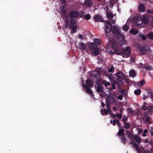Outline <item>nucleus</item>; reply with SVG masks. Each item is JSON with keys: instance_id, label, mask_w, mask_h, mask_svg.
Masks as SVG:
<instances>
[{"instance_id": "nucleus-1", "label": "nucleus", "mask_w": 153, "mask_h": 153, "mask_svg": "<svg viewBox=\"0 0 153 153\" xmlns=\"http://www.w3.org/2000/svg\"><path fill=\"white\" fill-rule=\"evenodd\" d=\"M119 45H120L117 40L114 39H111L106 48V51L111 54L116 53L118 55H123L124 53V50H122L119 46Z\"/></svg>"}, {"instance_id": "nucleus-2", "label": "nucleus", "mask_w": 153, "mask_h": 153, "mask_svg": "<svg viewBox=\"0 0 153 153\" xmlns=\"http://www.w3.org/2000/svg\"><path fill=\"white\" fill-rule=\"evenodd\" d=\"M83 11H80L79 12L76 10H73L69 12L68 16L70 19V21L68 19L65 20L66 25H68L71 24V25H74L76 23L75 19H77L79 17H82V15L85 13Z\"/></svg>"}, {"instance_id": "nucleus-3", "label": "nucleus", "mask_w": 153, "mask_h": 153, "mask_svg": "<svg viewBox=\"0 0 153 153\" xmlns=\"http://www.w3.org/2000/svg\"><path fill=\"white\" fill-rule=\"evenodd\" d=\"M105 32L107 37H108V34L110 33L111 31L112 33L117 35L120 33V28L118 26L114 25L112 26L110 22L106 21L105 22Z\"/></svg>"}, {"instance_id": "nucleus-4", "label": "nucleus", "mask_w": 153, "mask_h": 153, "mask_svg": "<svg viewBox=\"0 0 153 153\" xmlns=\"http://www.w3.org/2000/svg\"><path fill=\"white\" fill-rule=\"evenodd\" d=\"M104 74L110 79L111 81L118 80H119L120 83L121 82L122 76H124L120 72H118L114 76H113L112 74H109L108 71L104 72Z\"/></svg>"}, {"instance_id": "nucleus-5", "label": "nucleus", "mask_w": 153, "mask_h": 153, "mask_svg": "<svg viewBox=\"0 0 153 153\" xmlns=\"http://www.w3.org/2000/svg\"><path fill=\"white\" fill-rule=\"evenodd\" d=\"M132 83L134 84L135 87L136 88H138L139 87V85L138 83H136L135 82H131L130 80L127 79L125 76V85H127L128 86V87H127V89L125 90V100L126 99V97L127 96V92L129 89V87L131 86Z\"/></svg>"}, {"instance_id": "nucleus-6", "label": "nucleus", "mask_w": 153, "mask_h": 153, "mask_svg": "<svg viewBox=\"0 0 153 153\" xmlns=\"http://www.w3.org/2000/svg\"><path fill=\"white\" fill-rule=\"evenodd\" d=\"M89 51L92 52L94 55H98L100 52V50L97 45L94 43H91L89 45Z\"/></svg>"}, {"instance_id": "nucleus-7", "label": "nucleus", "mask_w": 153, "mask_h": 153, "mask_svg": "<svg viewBox=\"0 0 153 153\" xmlns=\"http://www.w3.org/2000/svg\"><path fill=\"white\" fill-rule=\"evenodd\" d=\"M124 127L122 128H119V131L116 135L119 137L121 142L124 144Z\"/></svg>"}, {"instance_id": "nucleus-8", "label": "nucleus", "mask_w": 153, "mask_h": 153, "mask_svg": "<svg viewBox=\"0 0 153 153\" xmlns=\"http://www.w3.org/2000/svg\"><path fill=\"white\" fill-rule=\"evenodd\" d=\"M70 24L69 25H66V23H65V25L63 27V30H65V29L68 28V26H69V27L71 28V30L72 31H71V34H73V33H76L77 31L76 30V25L74 26H71Z\"/></svg>"}, {"instance_id": "nucleus-9", "label": "nucleus", "mask_w": 153, "mask_h": 153, "mask_svg": "<svg viewBox=\"0 0 153 153\" xmlns=\"http://www.w3.org/2000/svg\"><path fill=\"white\" fill-rule=\"evenodd\" d=\"M86 84H83L82 86L84 88H90L92 87L94 85L93 82L90 79H88L86 81Z\"/></svg>"}, {"instance_id": "nucleus-10", "label": "nucleus", "mask_w": 153, "mask_h": 153, "mask_svg": "<svg viewBox=\"0 0 153 153\" xmlns=\"http://www.w3.org/2000/svg\"><path fill=\"white\" fill-rule=\"evenodd\" d=\"M117 37L119 42H122L120 44V45H123L124 44V36L120 33L117 35Z\"/></svg>"}, {"instance_id": "nucleus-11", "label": "nucleus", "mask_w": 153, "mask_h": 153, "mask_svg": "<svg viewBox=\"0 0 153 153\" xmlns=\"http://www.w3.org/2000/svg\"><path fill=\"white\" fill-rule=\"evenodd\" d=\"M94 19L95 21L96 22H101L105 23L106 21H105L103 20L102 16L100 15H95L94 16Z\"/></svg>"}, {"instance_id": "nucleus-12", "label": "nucleus", "mask_w": 153, "mask_h": 153, "mask_svg": "<svg viewBox=\"0 0 153 153\" xmlns=\"http://www.w3.org/2000/svg\"><path fill=\"white\" fill-rule=\"evenodd\" d=\"M97 87V91L98 93H100L101 94H100V95L101 96H102V94L103 91V86L100 84H98Z\"/></svg>"}, {"instance_id": "nucleus-13", "label": "nucleus", "mask_w": 153, "mask_h": 153, "mask_svg": "<svg viewBox=\"0 0 153 153\" xmlns=\"http://www.w3.org/2000/svg\"><path fill=\"white\" fill-rule=\"evenodd\" d=\"M111 82H113L112 85H111V87L112 88H110V90H111V91H112L113 89H115L116 88V87L115 85H119L120 84V83L119 82V80H117V81L115 80H113L111 81Z\"/></svg>"}, {"instance_id": "nucleus-14", "label": "nucleus", "mask_w": 153, "mask_h": 153, "mask_svg": "<svg viewBox=\"0 0 153 153\" xmlns=\"http://www.w3.org/2000/svg\"><path fill=\"white\" fill-rule=\"evenodd\" d=\"M134 19L135 20L137 24L138 25H141L143 22V20L140 17L134 18Z\"/></svg>"}, {"instance_id": "nucleus-15", "label": "nucleus", "mask_w": 153, "mask_h": 153, "mask_svg": "<svg viewBox=\"0 0 153 153\" xmlns=\"http://www.w3.org/2000/svg\"><path fill=\"white\" fill-rule=\"evenodd\" d=\"M93 4V1L92 0H85L84 2L85 5L88 7H91Z\"/></svg>"}, {"instance_id": "nucleus-16", "label": "nucleus", "mask_w": 153, "mask_h": 153, "mask_svg": "<svg viewBox=\"0 0 153 153\" xmlns=\"http://www.w3.org/2000/svg\"><path fill=\"white\" fill-rule=\"evenodd\" d=\"M86 46L85 43H81L80 45V48L82 51H85L87 52H89V50H88L86 48Z\"/></svg>"}, {"instance_id": "nucleus-17", "label": "nucleus", "mask_w": 153, "mask_h": 153, "mask_svg": "<svg viewBox=\"0 0 153 153\" xmlns=\"http://www.w3.org/2000/svg\"><path fill=\"white\" fill-rule=\"evenodd\" d=\"M139 50L140 52L142 54H145L146 52V49L145 46H140L139 48Z\"/></svg>"}, {"instance_id": "nucleus-18", "label": "nucleus", "mask_w": 153, "mask_h": 153, "mask_svg": "<svg viewBox=\"0 0 153 153\" xmlns=\"http://www.w3.org/2000/svg\"><path fill=\"white\" fill-rule=\"evenodd\" d=\"M131 50L130 47H127L125 48V57L130 55L131 54Z\"/></svg>"}, {"instance_id": "nucleus-19", "label": "nucleus", "mask_w": 153, "mask_h": 153, "mask_svg": "<svg viewBox=\"0 0 153 153\" xmlns=\"http://www.w3.org/2000/svg\"><path fill=\"white\" fill-rule=\"evenodd\" d=\"M136 72L135 70L133 69L131 70L129 72V75L130 77H134L136 75Z\"/></svg>"}, {"instance_id": "nucleus-20", "label": "nucleus", "mask_w": 153, "mask_h": 153, "mask_svg": "<svg viewBox=\"0 0 153 153\" xmlns=\"http://www.w3.org/2000/svg\"><path fill=\"white\" fill-rule=\"evenodd\" d=\"M134 139L135 141L138 144L141 142V138L137 135H134Z\"/></svg>"}, {"instance_id": "nucleus-21", "label": "nucleus", "mask_w": 153, "mask_h": 153, "mask_svg": "<svg viewBox=\"0 0 153 153\" xmlns=\"http://www.w3.org/2000/svg\"><path fill=\"white\" fill-rule=\"evenodd\" d=\"M106 14L107 17L108 19H111L113 18V16L112 12L109 11H107Z\"/></svg>"}, {"instance_id": "nucleus-22", "label": "nucleus", "mask_w": 153, "mask_h": 153, "mask_svg": "<svg viewBox=\"0 0 153 153\" xmlns=\"http://www.w3.org/2000/svg\"><path fill=\"white\" fill-rule=\"evenodd\" d=\"M138 10L140 12H144L145 11V6L144 5L140 4L138 7Z\"/></svg>"}, {"instance_id": "nucleus-23", "label": "nucleus", "mask_w": 153, "mask_h": 153, "mask_svg": "<svg viewBox=\"0 0 153 153\" xmlns=\"http://www.w3.org/2000/svg\"><path fill=\"white\" fill-rule=\"evenodd\" d=\"M86 88L87 93L92 96H93L94 94L92 90L90 88Z\"/></svg>"}, {"instance_id": "nucleus-24", "label": "nucleus", "mask_w": 153, "mask_h": 153, "mask_svg": "<svg viewBox=\"0 0 153 153\" xmlns=\"http://www.w3.org/2000/svg\"><path fill=\"white\" fill-rule=\"evenodd\" d=\"M94 43L95 45H96L97 46L98 45H100V40L98 39H95L94 40Z\"/></svg>"}, {"instance_id": "nucleus-25", "label": "nucleus", "mask_w": 153, "mask_h": 153, "mask_svg": "<svg viewBox=\"0 0 153 153\" xmlns=\"http://www.w3.org/2000/svg\"><path fill=\"white\" fill-rule=\"evenodd\" d=\"M143 22L144 23L147 24L149 22V20L148 17L145 16H143Z\"/></svg>"}, {"instance_id": "nucleus-26", "label": "nucleus", "mask_w": 153, "mask_h": 153, "mask_svg": "<svg viewBox=\"0 0 153 153\" xmlns=\"http://www.w3.org/2000/svg\"><path fill=\"white\" fill-rule=\"evenodd\" d=\"M82 18H85L87 20H88L91 19V16L90 14H87L85 15V16H82Z\"/></svg>"}, {"instance_id": "nucleus-27", "label": "nucleus", "mask_w": 153, "mask_h": 153, "mask_svg": "<svg viewBox=\"0 0 153 153\" xmlns=\"http://www.w3.org/2000/svg\"><path fill=\"white\" fill-rule=\"evenodd\" d=\"M129 32L132 34H136L138 32V31H137L136 29H131L130 30Z\"/></svg>"}, {"instance_id": "nucleus-28", "label": "nucleus", "mask_w": 153, "mask_h": 153, "mask_svg": "<svg viewBox=\"0 0 153 153\" xmlns=\"http://www.w3.org/2000/svg\"><path fill=\"white\" fill-rule=\"evenodd\" d=\"M100 112H101V114L102 115H104V114L107 115L108 113V111L107 110L105 109L101 110L100 111Z\"/></svg>"}, {"instance_id": "nucleus-29", "label": "nucleus", "mask_w": 153, "mask_h": 153, "mask_svg": "<svg viewBox=\"0 0 153 153\" xmlns=\"http://www.w3.org/2000/svg\"><path fill=\"white\" fill-rule=\"evenodd\" d=\"M146 36L151 39H153V33L151 32L146 34Z\"/></svg>"}, {"instance_id": "nucleus-30", "label": "nucleus", "mask_w": 153, "mask_h": 153, "mask_svg": "<svg viewBox=\"0 0 153 153\" xmlns=\"http://www.w3.org/2000/svg\"><path fill=\"white\" fill-rule=\"evenodd\" d=\"M144 116L146 118V119L145 120V122L146 123L149 122L150 120V117H148V115L146 113L144 114Z\"/></svg>"}, {"instance_id": "nucleus-31", "label": "nucleus", "mask_w": 153, "mask_h": 153, "mask_svg": "<svg viewBox=\"0 0 153 153\" xmlns=\"http://www.w3.org/2000/svg\"><path fill=\"white\" fill-rule=\"evenodd\" d=\"M141 93V91L140 89H137L135 90L134 91V93L137 95H139Z\"/></svg>"}, {"instance_id": "nucleus-32", "label": "nucleus", "mask_w": 153, "mask_h": 153, "mask_svg": "<svg viewBox=\"0 0 153 153\" xmlns=\"http://www.w3.org/2000/svg\"><path fill=\"white\" fill-rule=\"evenodd\" d=\"M102 83L105 86H107L108 85H110V82L106 81L105 80H103L102 82Z\"/></svg>"}, {"instance_id": "nucleus-33", "label": "nucleus", "mask_w": 153, "mask_h": 153, "mask_svg": "<svg viewBox=\"0 0 153 153\" xmlns=\"http://www.w3.org/2000/svg\"><path fill=\"white\" fill-rule=\"evenodd\" d=\"M149 109L148 111L150 113H153V106L148 105Z\"/></svg>"}, {"instance_id": "nucleus-34", "label": "nucleus", "mask_w": 153, "mask_h": 153, "mask_svg": "<svg viewBox=\"0 0 153 153\" xmlns=\"http://www.w3.org/2000/svg\"><path fill=\"white\" fill-rule=\"evenodd\" d=\"M142 68V71L145 70V71H149V70H153V68Z\"/></svg>"}, {"instance_id": "nucleus-35", "label": "nucleus", "mask_w": 153, "mask_h": 153, "mask_svg": "<svg viewBox=\"0 0 153 153\" xmlns=\"http://www.w3.org/2000/svg\"><path fill=\"white\" fill-rule=\"evenodd\" d=\"M127 111L129 113L132 114L133 113V110L131 108L129 107L127 108Z\"/></svg>"}, {"instance_id": "nucleus-36", "label": "nucleus", "mask_w": 153, "mask_h": 153, "mask_svg": "<svg viewBox=\"0 0 153 153\" xmlns=\"http://www.w3.org/2000/svg\"><path fill=\"white\" fill-rule=\"evenodd\" d=\"M134 147L135 149L137 151H139V146L136 143H134L133 144Z\"/></svg>"}, {"instance_id": "nucleus-37", "label": "nucleus", "mask_w": 153, "mask_h": 153, "mask_svg": "<svg viewBox=\"0 0 153 153\" xmlns=\"http://www.w3.org/2000/svg\"><path fill=\"white\" fill-rule=\"evenodd\" d=\"M142 108L143 110H147L148 108L149 109L148 106H146L143 105L142 107Z\"/></svg>"}, {"instance_id": "nucleus-38", "label": "nucleus", "mask_w": 153, "mask_h": 153, "mask_svg": "<svg viewBox=\"0 0 153 153\" xmlns=\"http://www.w3.org/2000/svg\"><path fill=\"white\" fill-rule=\"evenodd\" d=\"M130 124L128 123H125V128L128 129L130 127Z\"/></svg>"}, {"instance_id": "nucleus-39", "label": "nucleus", "mask_w": 153, "mask_h": 153, "mask_svg": "<svg viewBox=\"0 0 153 153\" xmlns=\"http://www.w3.org/2000/svg\"><path fill=\"white\" fill-rule=\"evenodd\" d=\"M116 123L117 125L119 126V128H122L120 126L121 124L120 123V121L118 120H116Z\"/></svg>"}, {"instance_id": "nucleus-40", "label": "nucleus", "mask_w": 153, "mask_h": 153, "mask_svg": "<svg viewBox=\"0 0 153 153\" xmlns=\"http://www.w3.org/2000/svg\"><path fill=\"white\" fill-rule=\"evenodd\" d=\"M106 106L107 109L108 110H109L110 109V104L109 102H108L107 101L106 103Z\"/></svg>"}, {"instance_id": "nucleus-41", "label": "nucleus", "mask_w": 153, "mask_h": 153, "mask_svg": "<svg viewBox=\"0 0 153 153\" xmlns=\"http://www.w3.org/2000/svg\"><path fill=\"white\" fill-rule=\"evenodd\" d=\"M114 68H110L108 70V71L109 72L113 73L114 71Z\"/></svg>"}, {"instance_id": "nucleus-42", "label": "nucleus", "mask_w": 153, "mask_h": 153, "mask_svg": "<svg viewBox=\"0 0 153 153\" xmlns=\"http://www.w3.org/2000/svg\"><path fill=\"white\" fill-rule=\"evenodd\" d=\"M145 83V81L144 79L141 80L140 82V85H143Z\"/></svg>"}, {"instance_id": "nucleus-43", "label": "nucleus", "mask_w": 153, "mask_h": 153, "mask_svg": "<svg viewBox=\"0 0 153 153\" xmlns=\"http://www.w3.org/2000/svg\"><path fill=\"white\" fill-rule=\"evenodd\" d=\"M149 95V97L153 100V92H150Z\"/></svg>"}, {"instance_id": "nucleus-44", "label": "nucleus", "mask_w": 153, "mask_h": 153, "mask_svg": "<svg viewBox=\"0 0 153 153\" xmlns=\"http://www.w3.org/2000/svg\"><path fill=\"white\" fill-rule=\"evenodd\" d=\"M149 94H147V95H144L143 98V100H145L147 98H149Z\"/></svg>"}, {"instance_id": "nucleus-45", "label": "nucleus", "mask_w": 153, "mask_h": 153, "mask_svg": "<svg viewBox=\"0 0 153 153\" xmlns=\"http://www.w3.org/2000/svg\"><path fill=\"white\" fill-rule=\"evenodd\" d=\"M146 12L150 13H153V9L152 10H148L146 11Z\"/></svg>"}, {"instance_id": "nucleus-46", "label": "nucleus", "mask_w": 153, "mask_h": 153, "mask_svg": "<svg viewBox=\"0 0 153 153\" xmlns=\"http://www.w3.org/2000/svg\"><path fill=\"white\" fill-rule=\"evenodd\" d=\"M99 58L100 59V61H97V63L99 64L100 63H101L102 64V63L103 62L102 60L100 59V58L99 57H98V59H99Z\"/></svg>"}, {"instance_id": "nucleus-47", "label": "nucleus", "mask_w": 153, "mask_h": 153, "mask_svg": "<svg viewBox=\"0 0 153 153\" xmlns=\"http://www.w3.org/2000/svg\"><path fill=\"white\" fill-rule=\"evenodd\" d=\"M150 132L151 133V135L152 136H153V127L151 128Z\"/></svg>"}, {"instance_id": "nucleus-48", "label": "nucleus", "mask_w": 153, "mask_h": 153, "mask_svg": "<svg viewBox=\"0 0 153 153\" xmlns=\"http://www.w3.org/2000/svg\"><path fill=\"white\" fill-rule=\"evenodd\" d=\"M123 97V96L121 95H120L117 98L119 100H121L122 99Z\"/></svg>"}, {"instance_id": "nucleus-49", "label": "nucleus", "mask_w": 153, "mask_h": 153, "mask_svg": "<svg viewBox=\"0 0 153 153\" xmlns=\"http://www.w3.org/2000/svg\"><path fill=\"white\" fill-rule=\"evenodd\" d=\"M111 115V117H113L114 118H115L116 117V116L113 113H110Z\"/></svg>"}, {"instance_id": "nucleus-50", "label": "nucleus", "mask_w": 153, "mask_h": 153, "mask_svg": "<svg viewBox=\"0 0 153 153\" xmlns=\"http://www.w3.org/2000/svg\"><path fill=\"white\" fill-rule=\"evenodd\" d=\"M129 29V27L127 25H125V31L128 30Z\"/></svg>"}, {"instance_id": "nucleus-51", "label": "nucleus", "mask_w": 153, "mask_h": 153, "mask_svg": "<svg viewBox=\"0 0 153 153\" xmlns=\"http://www.w3.org/2000/svg\"><path fill=\"white\" fill-rule=\"evenodd\" d=\"M141 36L143 40H145L146 39V37L144 35H142Z\"/></svg>"}, {"instance_id": "nucleus-52", "label": "nucleus", "mask_w": 153, "mask_h": 153, "mask_svg": "<svg viewBox=\"0 0 153 153\" xmlns=\"http://www.w3.org/2000/svg\"><path fill=\"white\" fill-rule=\"evenodd\" d=\"M78 37H79V39H83V36L81 34H79L78 35Z\"/></svg>"}, {"instance_id": "nucleus-53", "label": "nucleus", "mask_w": 153, "mask_h": 153, "mask_svg": "<svg viewBox=\"0 0 153 153\" xmlns=\"http://www.w3.org/2000/svg\"><path fill=\"white\" fill-rule=\"evenodd\" d=\"M116 120H113V122L112 123V125L114 126H115L116 125Z\"/></svg>"}, {"instance_id": "nucleus-54", "label": "nucleus", "mask_w": 153, "mask_h": 153, "mask_svg": "<svg viewBox=\"0 0 153 153\" xmlns=\"http://www.w3.org/2000/svg\"><path fill=\"white\" fill-rule=\"evenodd\" d=\"M144 153H151V152L149 150H144Z\"/></svg>"}, {"instance_id": "nucleus-55", "label": "nucleus", "mask_w": 153, "mask_h": 153, "mask_svg": "<svg viewBox=\"0 0 153 153\" xmlns=\"http://www.w3.org/2000/svg\"><path fill=\"white\" fill-rule=\"evenodd\" d=\"M122 116V114L121 113H120L118 116V118L120 119L121 118Z\"/></svg>"}, {"instance_id": "nucleus-56", "label": "nucleus", "mask_w": 153, "mask_h": 153, "mask_svg": "<svg viewBox=\"0 0 153 153\" xmlns=\"http://www.w3.org/2000/svg\"><path fill=\"white\" fill-rule=\"evenodd\" d=\"M143 132V130L142 129H140V130L138 131V133H142Z\"/></svg>"}, {"instance_id": "nucleus-57", "label": "nucleus", "mask_w": 153, "mask_h": 153, "mask_svg": "<svg viewBox=\"0 0 153 153\" xmlns=\"http://www.w3.org/2000/svg\"><path fill=\"white\" fill-rule=\"evenodd\" d=\"M113 110L114 111H116L117 110V108L115 107H113L112 108Z\"/></svg>"}, {"instance_id": "nucleus-58", "label": "nucleus", "mask_w": 153, "mask_h": 153, "mask_svg": "<svg viewBox=\"0 0 153 153\" xmlns=\"http://www.w3.org/2000/svg\"><path fill=\"white\" fill-rule=\"evenodd\" d=\"M144 133L146 134L148 131L147 129H145L143 131Z\"/></svg>"}, {"instance_id": "nucleus-59", "label": "nucleus", "mask_w": 153, "mask_h": 153, "mask_svg": "<svg viewBox=\"0 0 153 153\" xmlns=\"http://www.w3.org/2000/svg\"><path fill=\"white\" fill-rule=\"evenodd\" d=\"M143 105L148 106V105H149L148 104H147L146 102H144V103H143Z\"/></svg>"}, {"instance_id": "nucleus-60", "label": "nucleus", "mask_w": 153, "mask_h": 153, "mask_svg": "<svg viewBox=\"0 0 153 153\" xmlns=\"http://www.w3.org/2000/svg\"><path fill=\"white\" fill-rule=\"evenodd\" d=\"M101 104H102V106L103 107H104L105 106V104L103 102H102L101 103Z\"/></svg>"}, {"instance_id": "nucleus-61", "label": "nucleus", "mask_w": 153, "mask_h": 153, "mask_svg": "<svg viewBox=\"0 0 153 153\" xmlns=\"http://www.w3.org/2000/svg\"><path fill=\"white\" fill-rule=\"evenodd\" d=\"M122 121L124 123V116H123L122 119Z\"/></svg>"}, {"instance_id": "nucleus-62", "label": "nucleus", "mask_w": 153, "mask_h": 153, "mask_svg": "<svg viewBox=\"0 0 153 153\" xmlns=\"http://www.w3.org/2000/svg\"><path fill=\"white\" fill-rule=\"evenodd\" d=\"M151 25L153 27V20L152 19V21L151 22Z\"/></svg>"}, {"instance_id": "nucleus-63", "label": "nucleus", "mask_w": 153, "mask_h": 153, "mask_svg": "<svg viewBox=\"0 0 153 153\" xmlns=\"http://www.w3.org/2000/svg\"><path fill=\"white\" fill-rule=\"evenodd\" d=\"M122 94L123 95L124 94V90H122Z\"/></svg>"}, {"instance_id": "nucleus-64", "label": "nucleus", "mask_w": 153, "mask_h": 153, "mask_svg": "<svg viewBox=\"0 0 153 153\" xmlns=\"http://www.w3.org/2000/svg\"><path fill=\"white\" fill-rule=\"evenodd\" d=\"M142 135L143 136V137H145V136H146V133H143V134H142Z\"/></svg>"}]
</instances>
